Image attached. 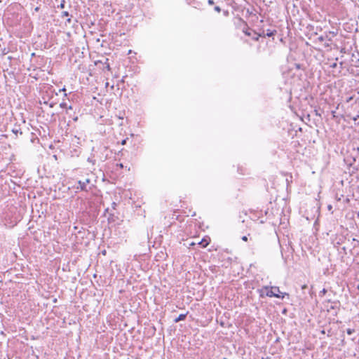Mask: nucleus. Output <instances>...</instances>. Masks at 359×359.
Segmentation results:
<instances>
[{"mask_svg":"<svg viewBox=\"0 0 359 359\" xmlns=\"http://www.w3.org/2000/svg\"><path fill=\"white\" fill-rule=\"evenodd\" d=\"M321 334H325V331L324 330H323L321 331Z\"/></svg>","mask_w":359,"mask_h":359,"instance_id":"nucleus-35","label":"nucleus"},{"mask_svg":"<svg viewBox=\"0 0 359 359\" xmlns=\"http://www.w3.org/2000/svg\"><path fill=\"white\" fill-rule=\"evenodd\" d=\"M72 18L73 17H69V18H66V20L65 22V24L66 26L70 25L72 23Z\"/></svg>","mask_w":359,"mask_h":359,"instance_id":"nucleus-18","label":"nucleus"},{"mask_svg":"<svg viewBox=\"0 0 359 359\" xmlns=\"http://www.w3.org/2000/svg\"><path fill=\"white\" fill-rule=\"evenodd\" d=\"M180 215H177L175 212H174L172 215V219L175 220H180Z\"/></svg>","mask_w":359,"mask_h":359,"instance_id":"nucleus-22","label":"nucleus"},{"mask_svg":"<svg viewBox=\"0 0 359 359\" xmlns=\"http://www.w3.org/2000/svg\"><path fill=\"white\" fill-rule=\"evenodd\" d=\"M74 121H76L78 120V116H74L73 118Z\"/></svg>","mask_w":359,"mask_h":359,"instance_id":"nucleus-33","label":"nucleus"},{"mask_svg":"<svg viewBox=\"0 0 359 359\" xmlns=\"http://www.w3.org/2000/svg\"><path fill=\"white\" fill-rule=\"evenodd\" d=\"M314 42L317 43V42H319V43H323V42H325V35H321L320 36H318Z\"/></svg>","mask_w":359,"mask_h":359,"instance_id":"nucleus-14","label":"nucleus"},{"mask_svg":"<svg viewBox=\"0 0 359 359\" xmlns=\"http://www.w3.org/2000/svg\"><path fill=\"white\" fill-rule=\"evenodd\" d=\"M333 305H332L330 306V309H332V310H337V309H339V305L340 304V302L339 301L337 302H332Z\"/></svg>","mask_w":359,"mask_h":359,"instance_id":"nucleus-16","label":"nucleus"},{"mask_svg":"<svg viewBox=\"0 0 359 359\" xmlns=\"http://www.w3.org/2000/svg\"><path fill=\"white\" fill-rule=\"evenodd\" d=\"M108 61H109V59L106 58V61L103 64V70H104L105 69H107L108 71L111 70L110 65Z\"/></svg>","mask_w":359,"mask_h":359,"instance_id":"nucleus-15","label":"nucleus"},{"mask_svg":"<svg viewBox=\"0 0 359 359\" xmlns=\"http://www.w3.org/2000/svg\"><path fill=\"white\" fill-rule=\"evenodd\" d=\"M358 61L359 62V57H358Z\"/></svg>","mask_w":359,"mask_h":359,"instance_id":"nucleus-47","label":"nucleus"},{"mask_svg":"<svg viewBox=\"0 0 359 359\" xmlns=\"http://www.w3.org/2000/svg\"><path fill=\"white\" fill-rule=\"evenodd\" d=\"M346 332L348 335H351L352 334H353L355 332V330L354 329H351V328H348L346 330Z\"/></svg>","mask_w":359,"mask_h":359,"instance_id":"nucleus-23","label":"nucleus"},{"mask_svg":"<svg viewBox=\"0 0 359 359\" xmlns=\"http://www.w3.org/2000/svg\"><path fill=\"white\" fill-rule=\"evenodd\" d=\"M210 242V238L208 236H205L199 243L198 245L201 246V248L207 247Z\"/></svg>","mask_w":359,"mask_h":359,"instance_id":"nucleus-8","label":"nucleus"},{"mask_svg":"<svg viewBox=\"0 0 359 359\" xmlns=\"http://www.w3.org/2000/svg\"><path fill=\"white\" fill-rule=\"evenodd\" d=\"M242 241H248V236H243L242 238H241Z\"/></svg>","mask_w":359,"mask_h":359,"instance_id":"nucleus-28","label":"nucleus"},{"mask_svg":"<svg viewBox=\"0 0 359 359\" xmlns=\"http://www.w3.org/2000/svg\"><path fill=\"white\" fill-rule=\"evenodd\" d=\"M60 107L61 108L66 109V114H69V115H70L69 111L73 109L72 106V105L68 106L67 102H61L60 104Z\"/></svg>","mask_w":359,"mask_h":359,"instance_id":"nucleus-10","label":"nucleus"},{"mask_svg":"<svg viewBox=\"0 0 359 359\" xmlns=\"http://www.w3.org/2000/svg\"><path fill=\"white\" fill-rule=\"evenodd\" d=\"M187 4L196 9L203 11L206 4V0H187Z\"/></svg>","mask_w":359,"mask_h":359,"instance_id":"nucleus-6","label":"nucleus"},{"mask_svg":"<svg viewBox=\"0 0 359 359\" xmlns=\"http://www.w3.org/2000/svg\"><path fill=\"white\" fill-rule=\"evenodd\" d=\"M353 162H355V158H353Z\"/></svg>","mask_w":359,"mask_h":359,"instance_id":"nucleus-41","label":"nucleus"},{"mask_svg":"<svg viewBox=\"0 0 359 359\" xmlns=\"http://www.w3.org/2000/svg\"><path fill=\"white\" fill-rule=\"evenodd\" d=\"M351 245L353 246V248H355L359 245V241L356 238H352L351 240Z\"/></svg>","mask_w":359,"mask_h":359,"instance_id":"nucleus-17","label":"nucleus"},{"mask_svg":"<svg viewBox=\"0 0 359 359\" xmlns=\"http://www.w3.org/2000/svg\"><path fill=\"white\" fill-rule=\"evenodd\" d=\"M353 168L354 170H358V167H353Z\"/></svg>","mask_w":359,"mask_h":359,"instance_id":"nucleus-37","label":"nucleus"},{"mask_svg":"<svg viewBox=\"0 0 359 359\" xmlns=\"http://www.w3.org/2000/svg\"><path fill=\"white\" fill-rule=\"evenodd\" d=\"M302 289L307 288V285H302Z\"/></svg>","mask_w":359,"mask_h":359,"instance_id":"nucleus-34","label":"nucleus"},{"mask_svg":"<svg viewBox=\"0 0 359 359\" xmlns=\"http://www.w3.org/2000/svg\"><path fill=\"white\" fill-rule=\"evenodd\" d=\"M327 290L325 289V288H323L320 292V296H323V295H325L326 293H327Z\"/></svg>","mask_w":359,"mask_h":359,"instance_id":"nucleus-24","label":"nucleus"},{"mask_svg":"<svg viewBox=\"0 0 359 359\" xmlns=\"http://www.w3.org/2000/svg\"><path fill=\"white\" fill-rule=\"evenodd\" d=\"M357 289L359 290V284L357 286Z\"/></svg>","mask_w":359,"mask_h":359,"instance_id":"nucleus-43","label":"nucleus"},{"mask_svg":"<svg viewBox=\"0 0 359 359\" xmlns=\"http://www.w3.org/2000/svg\"><path fill=\"white\" fill-rule=\"evenodd\" d=\"M286 312V309H284L283 313H285Z\"/></svg>","mask_w":359,"mask_h":359,"instance_id":"nucleus-44","label":"nucleus"},{"mask_svg":"<svg viewBox=\"0 0 359 359\" xmlns=\"http://www.w3.org/2000/svg\"><path fill=\"white\" fill-rule=\"evenodd\" d=\"M357 151H358V153H359V147L357 148Z\"/></svg>","mask_w":359,"mask_h":359,"instance_id":"nucleus-45","label":"nucleus"},{"mask_svg":"<svg viewBox=\"0 0 359 359\" xmlns=\"http://www.w3.org/2000/svg\"><path fill=\"white\" fill-rule=\"evenodd\" d=\"M351 102H352L351 105L348 107L347 110L349 111L351 109L359 113V97L354 100L353 97H349L347 98L346 102L348 103Z\"/></svg>","mask_w":359,"mask_h":359,"instance_id":"nucleus-7","label":"nucleus"},{"mask_svg":"<svg viewBox=\"0 0 359 359\" xmlns=\"http://www.w3.org/2000/svg\"><path fill=\"white\" fill-rule=\"evenodd\" d=\"M111 206H112V208H113V209H115V208H116V203L115 202H113V203H111Z\"/></svg>","mask_w":359,"mask_h":359,"instance_id":"nucleus-31","label":"nucleus"},{"mask_svg":"<svg viewBox=\"0 0 359 359\" xmlns=\"http://www.w3.org/2000/svg\"><path fill=\"white\" fill-rule=\"evenodd\" d=\"M338 34L337 30L336 31H329L325 32V42L323 43V46L325 48H328L331 47V41H332V39L336 36Z\"/></svg>","mask_w":359,"mask_h":359,"instance_id":"nucleus-5","label":"nucleus"},{"mask_svg":"<svg viewBox=\"0 0 359 359\" xmlns=\"http://www.w3.org/2000/svg\"><path fill=\"white\" fill-rule=\"evenodd\" d=\"M60 91H66L65 88H63L62 89L60 90Z\"/></svg>","mask_w":359,"mask_h":359,"instance_id":"nucleus-36","label":"nucleus"},{"mask_svg":"<svg viewBox=\"0 0 359 359\" xmlns=\"http://www.w3.org/2000/svg\"><path fill=\"white\" fill-rule=\"evenodd\" d=\"M189 312L187 311L186 313H181L177 318L174 320V323H177L180 321L184 320L187 318Z\"/></svg>","mask_w":359,"mask_h":359,"instance_id":"nucleus-11","label":"nucleus"},{"mask_svg":"<svg viewBox=\"0 0 359 359\" xmlns=\"http://www.w3.org/2000/svg\"><path fill=\"white\" fill-rule=\"evenodd\" d=\"M108 220H109V222L115 221L114 215L113 213H110L109 214V216L108 217Z\"/></svg>","mask_w":359,"mask_h":359,"instance_id":"nucleus-21","label":"nucleus"},{"mask_svg":"<svg viewBox=\"0 0 359 359\" xmlns=\"http://www.w3.org/2000/svg\"><path fill=\"white\" fill-rule=\"evenodd\" d=\"M91 181L89 178H86L84 180H79L77 182L78 185L76 187L77 189H80L83 191H88L91 190L93 185L89 186Z\"/></svg>","mask_w":359,"mask_h":359,"instance_id":"nucleus-4","label":"nucleus"},{"mask_svg":"<svg viewBox=\"0 0 359 359\" xmlns=\"http://www.w3.org/2000/svg\"><path fill=\"white\" fill-rule=\"evenodd\" d=\"M105 211H106V212H108V211H109V208H107V209L105 210Z\"/></svg>","mask_w":359,"mask_h":359,"instance_id":"nucleus-42","label":"nucleus"},{"mask_svg":"<svg viewBox=\"0 0 359 359\" xmlns=\"http://www.w3.org/2000/svg\"><path fill=\"white\" fill-rule=\"evenodd\" d=\"M66 1L65 0H62L60 4L57 6V8L63 9L65 8Z\"/></svg>","mask_w":359,"mask_h":359,"instance_id":"nucleus-20","label":"nucleus"},{"mask_svg":"<svg viewBox=\"0 0 359 359\" xmlns=\"http://www.w3.org/2000/svg\"><path fill=\"white\" fill-rule=\"evenodd\" d=\"M347 116H348L349 118H352L354 121H356L358 118H359V115L357 114L354 116H352L351 114V112H349L348 114H347Z\"/></svg>","mask_w":359,"mask_h":359,"instance_id":"nucleus-19","label":"nucleus"},{"mask_svg":"<svg viewBox=\"0 0 359 359\" xmlns=\"http://www.w3.org/2000/svg\"><path fill=\"white\" fill-rule=\"evenodd\" d=\"M214 10L217 12V13H220L221 12V8L219 6H215L214 7Z\"/></svg>","mask_w":359,"mask_h":359,"instance_id":"nucleus-25","label":"nucleus"},{"mask_svg":"<svg viewBox=\"0 0 359 359\" xmlns=\"http://www.w3.org/2000/svg\"><path fill=\"white\" fill-rule=\"evenodd\" d=\"M358 216L359 217V212H358Z\"/></svg>","mask_w":359,"mask_h":359,"instance_id":"nucleus-46","label":"nucleus"},{"mask_svg":"<svg viewBox=\"0 0 359 359\" xmlns=\"http://www.w3.org/2000/svg\"><path fill=\"white\" fill-rule=\"evenodd\" d=\"M257 292L260 298L276 297L283 299L285 296L289 297V294L287 292H281L279 287L277 286H263L262 288L258 289Z\"/></svg>","mask_w":359,"mask_h":359,"instance_id":"nucleus-1","label":"nucleus"},{"mask_svg":"<svg viewBox=\"0 0 359 359\" xmlns=\"http://www.w3.org/2000/svg\"><path fill=\"white\" fill-rule=\"evenodd\" d=\"M128 140V137H127V138H126V139H124V140H123L121 141V144L122 145L126 144V142H127V140Z\"/></svg>","mask_w":359,"mask_h":359,"instance_id":"nucleus-27","label":"nucleus"},{"mask_svg":"<svg viewBox=\"0 0 359 359\" xmlns=\"http://www.w3.org/2000/svg\"><path fill=\"white\" fill-rule=\"evenodd\" d=\"M337 63L336 62H334L333 64L330 65V67L332 68H336L337 67Z\"/></svg>","mask_w":359,"mask_h":359,"instance_id":"nucleus-29","label":"nucleus"},{"mask_svg":"<svg viewBox=\"0 0 359 359\" xmlns=\"http://www.w3.org/2000/svg\"><path fill=\"white\" fill-rule=\"evenodd\" d=\"M328 208L330 210L332 208V206L331 205H329L328 206Z\"/></svg>","mask_w":359,"mask_h":359,"instance_id":"nucleus-40","label":"nucleus"},{"mask_svg":"<svg viewBox=\"0 0 359 359\" xmlns=\"http://www.w3.org/2000/svg\"><path fill=\"white\" fill-rule=\"evenodd\" d=\"M342 250L344 251V252L345 254H346V247H343V248H342Z\"/></svg>","mask_w":359,"mask_h":359,"instance_id":"nucleus-32","label":"nucleus"},{"mask_svg":"<svg viewBox=\"0 0 359 359\" xmlns=\"http://www.w3.org/2000/svg\"><path fill=\"white\" fill-rule=\"evenodd\" d=\"M11 131L16 137H18V135H22L23 133L19 125H15Z\"/></svg>","mask_w":359,"mask_h":359,"instance_id":"nucleus-9","label":"nucleus"},{"mask_svg":"<svg viewBox=\"0 0 359 359\" xmlns=\"http://www.w3.org/2000/svg\"><path fill=\"white\" fill-rule=\"evenodd\" d=\"M349 165L352 167L353 165V163H350Z\"/></svg>","mask_w":359,"mask_h":359,"instance_id":"nucleus-38","label":"nucleus"},{"mask_svg":"<svg viewBox=\"0 0 359 359\" xmlns=\"http://www.w3.org/2000/svg\"><path fill=\"white\" fill-rule=\"evenodd\" d=\"M206 3H208L209 5L215 4L214 0H206Z\"/></svg>","mask_w":359,"mask_h":359,"instance_id":"nucleus-26","label":"nucleus"},{"mask_svg":"<svg viewBox=\"0 0 359 359\" xmlns=\"http://www.w3.org/2000/svg\"><path fill=\"white\" fill-rule=\"evenodd\" d=\"M297 68H300V65H297Z\"/></svg>","mask_w":359,"mask_h":359,"instance_id":"nucleus-39","label":"nucleus"},{"mask_svg":"<svg viewBox=\"0 0 359 359\" xmlns=\"http://www.w3.org/2000/svg\"><path fill=\"white\" fill-rule=\"evenodd\" d=\"M116 166H117V167H119L120 168H123V167H124V166H123V163H117V164H116Z\"/></svg>","mask_w":359,"mask_h":359,"instance_id":"nucleus-30","label":"nucleus"},{"mask_svg":"<svg viewBox=\"0 0 359 359\" xmlns=\"http://www.w3.org/2000/svg\"><path fill=\"white\" fill-rule=\"evenodd\" d=\"M60 17L62 18H67L69 17H73V15L69 11H62L61 13Z\"/></svg>","mask_w":359,"mask_h":359,"instance_id":"nucleus-12","label":"nucleus"},{"mask_svg":"<svg viewBox=\"0 0 359 359\" xmlns=\"http://www.w3.org/2000/svg\"><path fill=\"white\" fill-rule=\"evenodd\" d=\"M243 33L248 36L251 37V39L255 41H259L260 34H259V30H255L248 27L246 25V27L243 29Z\"/></svg>","mask_w":359,"mask_h":359,"instance_id":"nucleus-3","label":"nucleus"},{"mask_svg":"<svg viewBox=\"0 0 359 359\" xmlns=\"http://www.w3.org/2000/svg\"><path fill=\"white\" fill-rule=\"evenodd\" d=\"M260 217L257 215L256 214H254L252 217H251V219L254 221L259 220V224H264V221L263 219H259Z\"/></svg>","mask_w":359,"mask_h":359,"instance_id":"nucleus-13","label":"nucleus"},{"mask_svg":"<svg viewBox=\"0 0 359 359\" xmlns=\"http://www.w3.org/2000/svg\"><path fill=\"white\" fill-rule=\"evenodd\" d=\"M259 34H260L261 42H263V39L268 37H273L277 34V30L275 27L269 25L268 28H266L264 25L261 27H258Z\"/></svg>","mask_w":359,"mask_h":359,"instance_id":"nucleus-2","label":"nucleus"}]
</instances>
